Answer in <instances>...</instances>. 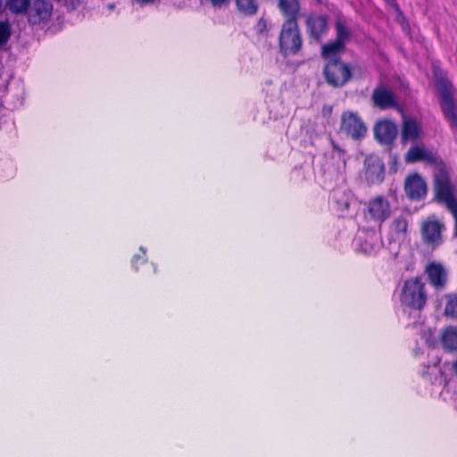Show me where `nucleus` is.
<instances>
[{"label":"nucleus","mask_w":457,"mask_h":457,"mask_svg":"<svg viewBox=\"0 0 457 457\" xmlns=\"http://www.w3.org/2000/svg\"><path fill=\"white\" fill-rule=\"evenodd\" d=\"M404 192L410 200L421 201L428 193L427 183L420 174H411L405 179Z\"/></svg>","instance_id":"nucleus-11"},{"label":"nucleus","mask_w":457,"mask_h":457,"mask_svg":"<svg viewBox=\"0 0 457 457\" xmlns=\"http://www.w3.org/2000/svg\"><path fill=\"white\" fill-rule=\"evenodd\" d=\"M318 4H321L322 0H315Z\"/></svg>","instance_id":"nucleus-35"},{"label":"nucleus","mask_w":457,"mask_h":457,"mask_svg":"<svg viewBox=\"0 0 457 457\" xmlns=\"http://www.w3.org/2000/svg\"><path fill=\"white\" fill-rule=\"evenodd\" d=\"M405 161L409 163L425 162L431 165L445 167L444 161L440 157L434 155L431 152H428L419 145H413L407 151Z\"/></svg>","instance_id":"nucleus-13"},{"label":"nucleus","mask_w":457,"mask_h":457,"mask_svg":"<svg viewBox=\"0 0 457 457\" xmlns=\"http://www.w3.org/2000/svg\"><path fill=\"white\" fill-rule=\"evenodd\" d=\"M442 345L448 352L457 351V330L447 328L442 336Z\"/></svg>","instance_id":"nucleus-24"},{"label":"nucleus","mask_w":457,"mask_h":457,"mask_svg":"<svg viewBox=\"0 0 457 457\" xmlns=\"http://www.w3.org/2000/svg\"><path fill=\"white\" fill-rule=\"evenodd\" d=\"M11 36V23L7 20L0 21V47L7 44V42L10 40Z\"/></svg>","instance_id":"nucleus-26"},{"label":"nucleus","mask_w":457,"mask_h":457,"mask_svg":"<svg viewBox=\"0 0 457 457\" xmlns=\"http://www.w3.org/2000/svg\"><path fill=\"white\" fill-rule=\"evenodd\" d=\"M352 198L349 194L342 190H335L332 195L334 209L340 216L345 217L349 211Z\"/></svg>","instance_id":"nucleus-18"},{"label":"nucleus","mask_w":457,"mask_h":457,"mask_svg":"<svg viewBox=\"0 0 457 457\" xmlns=\"http://www.w3.org/2000/svg\"><path fill=\"white\" fill-rule=\"evenodd\" d=\"M427 301L426 286L420 277L410 278L403 282L400 292V302L403 306L421 312Z\"/></svg>","instance_id":"nucleus-2"},{"label":"nucleus","mask_w":457,"mask_h":457,"mask_svg":"<svg viewBox=\"0 0 457 457\" xmlns=\"http://www.w3.org/2000/svg\"><path fill=\"white\" fill-rule=\"evenodd\" d=\"M340 131L353 140L359 141L367 135V127L358 112L344 111L340 118Z\"/></svg>","instance_id":"nucleus-6"},{"label":"nucleus","mask_w":457,"mask_h":457,"mask_svg":"<svg viewBox=\"0 0 457 457\" xmlns=\"http://www.w3.org/2000/svg\"><path fill=\"white\" fill-rule=\"evenodd\" d=\"M237 10L245 16H253L259 11L258 0H234Z\"/></svg>","instance_id":"nucleus-22"},{"label":"nucleus","mask_w":457,"mask_h":457,"mask_svg":"<svg viewBox=\"0 0 457 457\" xmlns=\"http://www.w3.org/2000/svg\"><path fill=\"white\" fill-rule=\"evenodd\" d=\"M306 33L311 41L321 42L323 36L328 31V19L327 15L310 13L306 18Z\"/></svg>","instance_id":"nucleus-9"},{"label":"nucleus","mask_w":457,"mask_h":457,"mask_svg":"<svg viewBox=\"0 0 457 457\" xmlns=\"http://www.w3.org/2000/svg\"><path fill=\"white\" fill-rule=\"evenodd\" d=\"M420 128L416 120L412 119L403 120L401 133L403 143L417 140L420 137Z\"/></svg>","instance_id":"nucleus-19"},{"label":"nucleus","mask_w":457,"mask_h":457,"mask_svg":"<svg viewBox=\"0 0 457 457\" xmlns=\"http://www.w3.org/2000/svg\"><path fill=\"white\" fill-rule=\"evenodd\" d=\"M31 0H5V7L13 15H24Z\"/></svg>","instance_id":"nucleus-23"},{"label":"nucleus","mask_w":457,"mask_h":457,"mask_svg":"<svg viewBox=\"0 0 457 457\" xmlns=\"http://www.w3.org/2000/svg\"><path fill=\"white\" fill-rule=\"evenodd\" d=\"M3 12V0H0V14Z\"/></svg>","instance_id":"nucleus-34"},{"label":"nucleus","mask_w":457,"mask_h":457,"mask_svg":"<svg viewBox=\"0 0 457 457\" xmlns=\"http://www.w3.org/2000/svg\"><path fill=\"white\" fill-rule=\"evenodd\" d=\"M435 195L438 202L444 204L451 213L457 210V198L454 195V187L451 183L445 167H441L439 175L435 179Z\"/></svg>","instance_id":"nucleus-5"},{"label":"nucleus","mask_w":457,"mask_h":457,"mask_svg":"<svg viewBox=\"0 0 457 457\" xmlns=\"http://www.w3.org/2000/svg\"><path fill=\"white\" fill-rule=\"evenodd\" d=\"M371 104L380 110L395 109L398 102L395 93L386 85L379 84L372 91Z\"/></svg>","instance_id":"nucleus-10"},{"label":"nucleus","mask_w":457,"mask_h":457,"mask_svg":"<svg viewBox=\"0 0 457 457\" xmlns=\"http://www.w3.org/2000/svg\"><path fill=\"white\" fill-rule=\"evenodd\" d=\"M332 144H333V148H334L335 150H337V151H341L338 145H337L334 142H332Z\"/></svg>","instance_id":"nucleus-33"},{"label":"nucleus","mask_w":457,"mask_h":457,"mask_svg":"<svg viewBox=\"0 0 457 457\" xmlns=\"http://www.w3.org/2000/svg\"><path fill=\"white\" fill-rule=\"evenodd\" d=\"M452 216L454 220V228H455V234L457 235V209L451 212Z\"/></svg>","instance_id":"nucleus-31"},{"label":"nucleus","mask_w":457,"mask_h":457,"mask_svg":"<svg viewBox=\"0 0 457 457\" xmlns=\"http://www.w3.org/2000/svg\"><path fill=\"white\" fill-rule=\"evenodd\" d=\"M53 5L46 0H31L29 7L24 15L32 26L46 23L51 17Z\"/></svg>","instance_id":"nucleus-8"},{"label":"nucleus","mask_w":457,"mask_h":457,"mask_svg":"<svg viewBox=\"0 0 457 457\" xmlns=\"http://www.w3.org/2000/svg\"><path fill=\"white\" fill-rule=\"evenodd\" d=\"M136 1L142 4H147L154 3L155 0H136Z\"/></svg>","instance_id":"nucleus-32"},{"label":"nucleus","mask_w":457,"mask_h":457,"mask_svg":"<svg viewBox=\"0 0 457 457\" xmlns=\"http://www.w3.org/2000/svg\"><path fill=\"white\" fill-rule=\"evenodd\" d=\"M213 6H222L223 4H225L226 3H228L229 0H210Z\"/></svg>","instance_id":"nucleus-29"},{"label":"nucleus","mask_w":457,"mask_h":457,"mask_svg":"<svg viewBox=\"0 0 457 457\" xmlns=\"http://www.w3.org/2000/svg\"><path fill=\"white\" fill-rule=\"evenodd\" d=\"M137 262H141V263H145V260L139 255H134V257L132 258V264L135 265Z\"/></svg>","instance_id":"nucleus-30"},{"label":"nucleus","mask_w":457,"mask_h":457,"mask_svg":"<svg viewBox=\"0 0 457 457\" xmlns=\"http://www.w3.org/2000/svg\"><path fill=\"white\" fill-rule=\"evenodd\" d=\"M278 9L284 18L283 22H298L301 15L299 0H278Z\"/></svg>","instance_id":"nucleus-16"},{"label":"nucleus","mask_w":457,"mask_h":457,"mask_svg":"<svg viewBox=\"0 0 457 457\" xmlns=\"http://www.w3.org/2000/svg\"><path fill=\"white\" fill-rule=\"evenodd\" d=\"M341 54L326 55L320 51V56L324 60L322 75L326 83L334 88H341L348 84L353 77L355 67H358L345 62Z\"/></svg>","instance_id":"nucleus-1"},{"label":"nucleus","mask_w":457,"mask_h":457,"mask_svg":"<svg viewBox=\"0 0 457 457\" xmlns=\"http://www.w3.org/2000/svg\"><path fill=\"white\" fill-rule=\"evenodd\" d=\"M425 272L428 283L436 289L442 290L447 283V272L445 267L438 262H431L426 266Z\"/></svg>","instance_id":"nucleus-15"},{"label":"nucleus","mask_w":457,"mask_h":457,"mask_svg":"<svg viewBox=\"0 0 457 457\" xmlns=\"http://www.w3.org/2000/svg\"><path fill=\"white\" fill-rule=\"evenodd\" d=\"M367 163L366 168V176L367 179L374 182H381L384 179V164L381 163L378 160L372 162L371 164L368 163V161L365 162Z\"/></svg>","instance_id":"nucleus-21"},{"label":"nucleus","mask_w":457,"mask_h":457,"mask_svg":"<svg viewBox=\"0 0 457 457\" xmlns=\"http://www.w3.org/2000/svg\"><path fill=\"white\" fill-rule=\"evenodd\" d=\"M446 298L447 301L445 307V315L453 319H457V295H447Z\"/></svg>","instance_id":"nucleus-25"},{"label":"nucleus","mask_w":457,"mask_h":457,"mask_svg":"<svg viewBox=\"0 0 457 457\" xmlns=\"http://www.w3.org/2000/svg\"><path fill=\"white\" fill-rule=\"evenodd\" d=\"M368 212L371 220L383 222L391 213L389 202L382 195L376 196L369 201Z\"/></svg>","instance_id":"nucleus-14"},{"label":"nucleus","mask_w":457,"mask_h":457,"mask_svg":"<svg viewBox=\"0 0 457 457\" xmlns=\"http://www.w3.org/2000/svg\"><path fill=\"white\" fill-rule=\"evenodd\" d=\"M442 224L436 220H427L422 224L421 234L428 244H435L441 240Z\"/></svg>","instance_id":"nucleus-17"},{"label":"nucleus","mask_w":457,"mask_h":457,"mask_svg":"<svg viewBox=\"0 0 457 457\" xmlns=\"http://www.w3.org/2000/svg\"><path fill=\"white\" fill-rule=\"evenodd\" d=\"M411 214L409 212L403 213L395 217L390 226V230L397 238L405 237L409 226V219Z\"/></svg>","instance_id":"nucleus-20"},{"label":"nucleus","mask_w":457,"mask_h":457,"mask_svg":"<svg viewBox=\"0 0 457 457\" xmlns=\"http://www.w3.org/2000/svg\"><path fill=\"white\" fill-rule=\"evenodd\" d=\"M373 130L375 138L382 145H392L397 137L396 124L387 119L378 120Z\"/></svg>","instance_id":"nucleus-12"},{"label":"nucleus","mask_w":457,"mask_h":457,"mask_svg":"<svg viewBox=\"0 0 457 457\" xmlns=\"http://www.w3.org/2000/svg\"><path fill=\"white\" fill-rule=\"evenodd\" d=\"M254 29L259 35H262L264 32H266L267 31L266 20L263 18L259 19V21H257V23L254 26Z\"/></svg>","instance_id":"nucleus-27"},{"label":"nucleus","mask_w":457,"mask_h":457,"mask_svg":"<svg viewBox=\"0 0 457 457\" xmlns=\"http://www.w3.org/2000/svg\"><path fill=\"white\" fill-rule=\"evenodd\" d=\"M436 89L443 114L451 129L457 131V105L453 98V85L449 80L441 79L436 83Z\"/></svg>","instance_id":"nucleus-4"},{"label":"nucleus","mask_w":457,"mask_h":457,"mask_svg":"<svg viewBox=\"0 0 457 457\" xmlns=\"http://www.w3.org/2000/svg\"><path fill=\"white\" fill-rule=\"evenodd\" d=\"M387 6L393 8L398 14L403 15V12L396 0H384Z\"/></svg>","instance_id":"nucleus-28"},{"label":"nucleus","mask_w":457,"mask_h":457,"mask_svg":"<svg viewBox=\"0 0 457 457\" xmlns=\"http://www.w3.org/2000/svg\"><path fill=\"white\" fill-rule=\"evenodd\" d=\"M303 40L298 22H283L278 35L279 53L284 57L295 56L303 49Z\"/></svg>","instance_id":"nucleus-3"},{"label":"nucleus","mask_w":457,"mask_h":457,"mask_svg":"<svg viewBox=\"0 0 457 457\" xmlns=\"http://www.w3.org/2000/svg\"><path fill=\"white\" fill-rule=\"evenodd\" d=\"M336 37L335 39L324 44L321 50L324 54H344L346 44L352 38L350 29L341 21L335 22Z\"/></svg>","instance_id":"nucleus-7"}]
</instances>
